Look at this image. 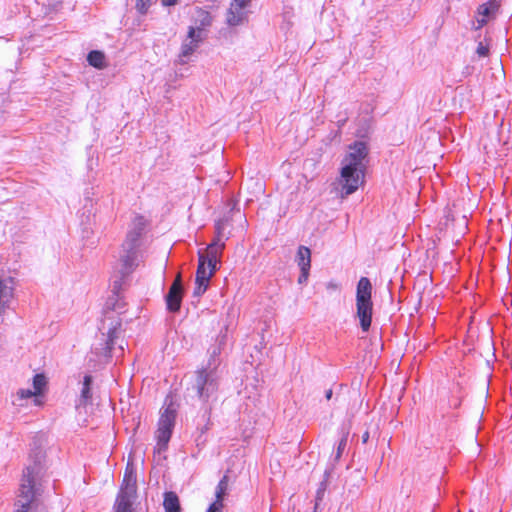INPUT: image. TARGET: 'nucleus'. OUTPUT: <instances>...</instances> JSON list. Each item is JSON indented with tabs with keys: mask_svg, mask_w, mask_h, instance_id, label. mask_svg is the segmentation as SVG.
Segmentation results:
<instances>
[{
	"mask_svg": "<svg viewBox=\"0 0 512 512\" xmlns=\"http://www.w3.org/2000/svg\"><path fill=\"white\" fill-rule=\"evenodd\" d=\"M14 291V278L0 270V315L10 307L14 298Z\"/></svg>",
	"mask_w": 512,
	"mask_h": 512,
	"instance_id": "f8f14e48",
	"label": "nucleus"
},
{
	"mask_svg": "<svg viewBox=\"0 0 512 512\" xmlns=\"http://www.w3.org/2000/svg\"><path fill=\"white\" fill-rule=\"evenodd\" d=\"M251 0H232L227 11L226 22L229 26H238L248 19Z\"/></svg>",
	"mask_w": 512,
	"mask_h": 512,
	"instance_id": "9b49d317",
	"label": "nucleus"
},
{
	"mask_svg": "<svg viewBox=\"0 0 512 512\" xmlns=\"http://www.w3.org/2000/svg\"><path fill=\"white\" fill-rule=\"evenodd\" d=\"M330 474H331V470H328V469L325 470L324 480L321 481L319 488L317 490V493H316V505H315L316 508H317L318 502L321 501L324 497L325 491L327 489L328 478H329Z\"/></svg>",
	"mask_w": 512,
	"mask_h": 512,
	"instance_id": "4be33fe9",
	"label": "nucleus"
},
{
	"mask_svg": "<svg viewBox=\"0 0 512 512\" xmlns=\"http://www.w3.org/2000/svg\"><path fill=\"white\" fill-rule=\"evenodd\" d=\"M33 396H36V392H34L33 390L31 389H19L17 391V397L22 400V399H28V398H31Z\"/></svg>",
	"mask_w": 512,
	"mask_h": 512,
	"instance_id": "bb28decb",
	"label": "nucleus"
},
{
	"mask_svg": "<svg viewBox=\"0 0 512 512\" xmlns=\"http://www.w3.org/2000/svg\"><path fill=\"white\" fill-rule=\"evenodd\" d=\"M326 288L327 290H337L339 288V285L335 281H329L326 284Z\"/></svg>",
	"mask_w": 512,
	"mask_h": 512,
	"instance_id": "c756f323",
	"label": "nucleus"
},
{
	"mask_svg": "<svg viewBox=\"0 0 512 512\" xmlns=\"http://www.w3.org/2000/svg\"><path fill=\"white\" fill-rule=\"evenodd\" d=\"M177 3V0H162L164 6H173Z\"/></svg>",
	"mask_w": 512,
	"mask_h": 512,
	"instance_id": "7c9ffc66",
	"label": "nucleus"
},
{
	"mask_svg": "<svg viewBox=\"0 0 512 512\" xmlns=\"http://www.w3.org/2000/svg\"><path fill=\"white\" fill-rule=\"evenodd\" d=\"M228 489V476H223V478L219 481L217 487L215 496V501H219L220 503H223V498L226 494V491Z\"/></svg>",
	"mask_w": 512,
	"mask_h": 512,
	"instance_id": "412c9836",
	"label": "nucleus"
},
{
	"mask_svg": "<svg viewBox=\"0 0 512 512\" xmlns=\"http://www.w3.org/2000/svg\"><path fill=\"white\" fill-rule=\"evenodd\" d=\"M208 18H209V14H208V13H206V14H205V19H208Z\"/></svg>",
	"mask_w": 512,
	"mask_h": 512,
	"instance_id": "c9c22d12",
	"label": "nucleus"
},
{
	"mask_svg": "<svg viewBox=\"0 0 512 512\" xmlns=\"http://www.w3.org/2000/svg\"><path fill=\"white\" fill-rule=\"evenodd\" d=\"M229 218L225 217L223 219H220L215 224V237L214 240L218 241H226L230 237V232H226V228L230 225Z\"/></svg>",
	"mask_w": 512,
	"mask_h": 512,
	"instance_id": "6ab92c4d",
	"label": "nucleus"
},
{
	"mask_svg": "<svg viewBox=\"0 0 512 512\" xmlns=\"http://www.w3.org/2000/svg\"><path fill=\"white\" fill-rule=\"evenodd\" d=\"M219 354L220 347H213L207 364L195 373V380L192 385V389L203 402L208 401L218 389V367L220 365V360L218 358Z\"/></svg>",
	"mask_w": 512,
	"mask_h": 512,
	"instance_id": "20e7f679",
	"label": "nucleus"
},
{
	"mask_svg": "<svg viewBox=\"0 0 512 512\" xmlns=\"http://www.w3.org/2000/svg\"><path fill=\"white\" fill-rule=\"evenodd\" d=\"M297 263L300 270H310L311 251L306 246H300L297 251Z\"/></svg>",
	"mask_w": 512,
	"mask_h": 512,
	"instance_id": "a211bd4d",
	"label": "nucleus"
},
{
	"mask_svg": "<svg viewBox=\"0 0 512 512\" xmlns=\"http://www.w3.org/2000/svg\"><path fill=\"white\" fill-rule=\"evenodd\" d=\"M163 506L165 512H181L179 498L175 492L164 493Z\"/></svg>",
	"mask_w": 512,
	"mask_h": 512,
	"instance_id": "f3484780",
	"label": "nucleus"
},
{
	"mask_svg": "<svg viewBox=\"0 0 512 512\" xmlns=\"http://www.w3.org/2000/svg\"><path fill=\"white\" fill-rule=\"evenodd\" d=\"M372 315V284L367 277H361L356 288V317L362 331L367 332L370 329Z\"/></svg>",
	"mask_w": 512,
	"mask_h": 512,
	"instance_id": "39448f33",
	"label": "nucleus"
},
{
	"mask_svg": "<svg viewBox=\"0 0 512 512\" xmlns=\"http://www.w3.org/2000/svg\"><path fill=\"white\" fill-rule=\"evenodd\" d=\"M498 8L499 3L497 0H490L487 3L480 5L478 8L479 18H477L478 25L476 26V29L483 27L487 23L488 18L497 12Z\"/></svg>",
	"mask_w": 512,
	"mask_h": 512,
	"instance_id": "2eb2a0df",
	"label": "nucleus"
},
{
	"mask_svg": "<svg viewBox=\"0 0 512 512\" xmlns=\"http://www.w3.org/2000/svg\"><path fill=\"white\" fill-rule=\"evenodd\" d=\"M489 49H490V45L486 40L479 41L477 48H476V54L479 57H487L489 55Z\"/></svg>",
	"mask_w": 512,
	"mask_h": 512,
	"instance_id": "b1692460",
	"label": "nucleus"
},
{
	"mask_svg": "<svg viewBox=\"0 0 512 512\" xmlns=\"http://www.w3.org/2000/svg\"><path fill=\"white\" fill-rule=\"evenodd\" d=\"M333 391L331 389H328L325 393V397L327 400H330L332 398Z\"/></svg>",
	"mask_w": 512,
	"mask_h": 512,
	"instance_id": "2f4dec72",
	"label": "nucleus"
},
{
	"mask_svg": "<svg viewBox=\"0 0 512 512\" xmlns=\"http://www.w3.org/2000/svg\"><path fill=\"white\" fill-rule=\"evenodd\" d=\"M346 444H347V435L343 436L341 438L339 444H338L337 451H336V454L334 456V461L335 462H337L341 458L343 450L346 447Z\"/></svg>",
	"mask_w": 512,
	"mask_h": 512,
	"instance_id": "a878e982",
	"label": "nucleus"
},
{
	"mask_svg": "<svg viewBox=\"0 0 512 512\" xmlns=\"http://www.w3.org/2000/svg\"><path fill=\"white\" fill-rule=\"evenodd\" d=\"M145 227V218L140 215L135 216L122 243L119 262L112 282V292L116 295L119 294L128 277L135 271L142 260L140 246Z\"/></svg>",
	"mask_w": 512,
	"mask_h": 512,
	"instance_id": "f257e3e1",
	"label": "nucleus"
},
{
	"mask_svg": "<svg viewBox=\"0 0 512 512\" xmlns=\"http://www.w3.org/2000/svg\"><path fill=\"white\" fill-rule=\"evenodd\" d=\"M202 42V29L194 28L192 26L188 29V34L186 39L183 41L181 45V51L179 54L178 62L180 64H185L188 61V58L197 50L199 44Z\"/></svg>",
	"mask_w": 512,
	"mask_h": 512,
	"instance_id": "9d476101",
	"label": "nucleus"
},
{
	"mask_svg": "<svg viewBox=\"0 0 512 512\" xmlns=\"http://www.w3.org/2000/svg\"><path fill=\"white\" fill-rule=\"evenodd\" d=\"M223 503H220L219 501H214L207 509L206 512H222L223 509Z\"/></svg>",
	"mask_w": 512,
	"mask_h": 512,
	"instance_id": "cd10ccee",
	"label": "nucleus"
},
{
	"mask_svg": "<svg viewBox=\"0 0 512 512\" xmlns=\"http://www.w3.org/2000/svg\"><path fill=\"white\" fill-rule=\"evenodd\" d=\"M46 385V378L42 374H36L33 377V388L34 392H36V395L40 394L43 387Z\"/></svg>",
	"mask_w": 512,
	"mask_h": 512,
	"instance_id": "5701e85b",
	"label": "nucleus"
},
{
	"mask_svg": "<svg viewBox=\"0 0 512 512\" xmlns=\"http://www.w3.org/2000/svg\"><path fill=\"white\" fill-rule=\"evenodd\" d=\"M121 322L113 315H106L101 321L99 330L102 334L104 345L101 348L102 354L108 356L115 344V339L118 338Z\"/></svg>",
	"mask_w": 512,
	"mask_h": 512,
	"instance_id": "6e6552de",
	"label": "nucleus"
},
{
	"mask_svg": "<svg viewBox=\"0 0 512 512\" xmlns=\"http://www.w3.org/2000/svg\"><path fill=\"white\" fill-rule=\"evenodd\" d=\"M368 438H369V434L366 432V433L362 436V440H363V442H364V443H365V442H367Z\"/></svg>",
	"mask_w": 512,
	"mask_h": 512,
	"instance_id": "473e14b6",
	"label": "nucleus"
},
{
	"mask_svg": "<svg viewBox=\"0 0 512 512\" xmlns=\"http://www.w3.org/2000/svg\"><path fill=\"white\" fill-rule=\"evenodd\" d=\"M136 474L134 468L127 464L121 489L117 495L114 512H134L132 505L137 496Z\"/></svg>",
	"mask_w": 512,
	"mask_h": 512,
	"instance_id": "423d86ee",
	"label": "nucleus"
},
{
	"mask_svg": "<svg viewBox=\"0 0 512 512\" xmlns=\"http://www.w3.org/2000/svg\"><path fill=\"white\" fill-rule=\"evenodd\" d=\"M224 248L225 241H218L213 239V241L206 248L205 253H203L208 266L214 265L217 267Z\"/></svg>",
	"mask_w": 512,
	"mask_h": 512,
	"instance_id": "4468645a",
	"label": "nucleus"
},
{
	"mask_svg": "<svg viewBox=\"0 0 512 512\" xmlns=\"http://www.w3.org/2000/svg\"><path fill=\"white\" fill-rule=\"evenodd\" d=\"M151 5V0H137L136 9L140 14H146Z\"/></svg>",
	"mask_w": 512,
	"mask_h": 512,
	"instance_id": "393cba45",
	"label": "nucleus"
},
{
	"mask_svg": "<svg viewBox=\"0 0 512 512\" xmlns=\"http://www.w3.org/2000/svg\"><path fill=\"white\" fill-rule=\"evenodd\" d=\"M87 61L95 68H103L105 56L101 51L94 50L88 54Z\"/></svg>",
	"mask_w": 512,
	"mask_h": 512,
	"instance_id": "aec40b11",
	"label": "nucleus"
},
{
	"mask_svg": "<svg viewBox=\"0 0 512 512\" xmlns=\"http://www.w3.org/2000/svg\"><path fill=\"white\" fill-rule=\"evenodd\" d=\"M93 378L91 375H85L81 383L80 395L76 407H85L92 401L91 385Z\"/></svg>",
	"mask_w": 512,
	"mask_h": 512,
	"instance_id": "dca6fc26",
	"label": "nucleus"
},
{
	"mask_svg": "<svg viewBox=\"0 0 512 512\" xmlns=\"http://www.w3.org/2000/svg\"><path fill=\"white\" fill-rule=\"evenodd\" d=\"M309 270H301V273L298 278V283L303 284L308 280Z\"/></svg>",
	"mask_w": 512,
	"mask_h": 512,
	"instance_id": "c85d7f7f",
	"label": "nucleus"
},
{
	"mask_svg": "<svg viewBox=\"0 0 512 512\" xmlns=\"http://www.w3.org/2000/svg\"><path fill=\"white\" fill-rule=\"evenodd\" d=\"M368 164V148L365 142L356 141L349 146L348 153L342 160L339 179L340 194L344 198L354 193L364 182Z\"/></svg>",
	"mask_w": 512,
	"mask_h": 512,
	"instance_id": "f03ea898",
	"label": "nucleus"
},
{
	"mask_svg": "<svg viewBox=\"0 0 512 512\" xmlns=\"http://www.w3.org/2000/svg\"><path fill=\"white\" fill-rule=\"evenodd\" d=\"M217 267L214 265L208 266L203 252H199V264L196 271L195 284L193 295L199 297L205 293L209 286L210 278L214 275Z\"/></svg>",
	"mask_w": 512,
	"mask_h": 512,
	"instance_id": "1a4fd4ad",
	"label": "nucleus"
},
{
	"mask_svg": "<svg viewBox=\"0 0 512 512\" xmlns=\"http://www.w3.org/2000/svg\"><path fill=\"white\" fill-rule=\"evenodd\" d=\"M176 411L172 407V405H168L161 412L159 421H158V429L156 431V439L157 446L156 449L158 452L164 451L167 448L168 442L172 435V430L175 424Z\"/></svg>",
	"mask_w": 512,
	"mask_h": 512,
	"instance_id": "0eeeda50",
	"label": "nucleus"
},
{
	"mask_svg": "<svg viewBox=\"0 0 512 512\" xmlns=\"http://www.w3.org/2000/svg\"><path fill=\"white\" fill-rule=\"evenodd\" d=\"M42 460L43 455L39 451L32 463L23 470L14 512H30L36 495L39 493L40 480L44 474Z\"/></svg>",
	"mask_w": 512,
	"mask_h": 512,
	"instance_id": "7ed1b4c3",
	"label": "nucleus"
},
{
	"mask_svg": "<svg viewBox=\"0 0 512 512\" xmlns=\"http://www.w3.org/2000/svg\"><path fill=\"white\" fill-rule=\"evenodd\" d=\"M202 24L205 25V24H210V20H207V22H205L204 20L202 21Z\"/></svg>",
	"mask_w": 512,
	"mask_h": 512,
	"instance_id": "f704fd0d",
	"label": "nucleus"
},
{
	"mask_svg": "<svg viewBox=\"0 0 512 512\" xmlns=\"http://www.w3.org/2000/svg\"><path fill=\"white\" fill-rule=\"evenodd\" d=\"M183 297V287L181 275L178 274L169 288V291L165 297L167 309L170 312H178L181 307Z\"/></svg>",
	"mask_w": 512,
	"mask_h": 512,
	"instance_id": "ddd939ff",
	"label": "nucleus"
},
{
	"mask_svg": "<svg viewBox=\"0 0 512 512\" xmlns=\"http://www.w3.org/2000/svg\"><path fill=\"white\" fill-rule=\"evenodd\" d=\"M3 120H4V118H3L2 112L0 111V123H2Z\"/></svg>",
	"mask_w": 512,
	"mask_h": 512,
	"instance_id": "72a5a7b5",
	"label": "nucleus"
}]
</instances>
